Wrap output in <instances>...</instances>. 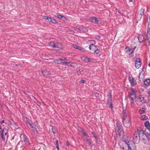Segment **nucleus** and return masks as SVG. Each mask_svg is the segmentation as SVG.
Masks as SVG:
<instances>
[{
  "mask_svg": "<svg viewBox=\"0 0 150 150\" xmlns=\"http://www.w3.org/2000/svg\"><path fill=\"white\" fill-rule=\"evenodd\" d=\"M91 133L93 135V137H95V139L97 140L98 139V137L96 136V134L94 132H92Z\"/></svg>",
  "mask_w": 150,
  "mask_h": 150,
  "instance_id": "c85d7f7f",
  "label": "nucleus"
},
{
  "mask_svg": "<svg viewBox=\"0 0 150 150\" xmlns=\"http://www.w3.org/2000/svg\"><path fill=\"white\" fill-rule=\"evenodd\" d=\"M144 71H143V70H142V71L139 73V80L140 81L141 80V79H142L144 77Z\"/></svg>",
  "mask_w": 150,
  "mask_h": 150,
  "instance_id": "a211bd4d",
  "label": "nucleus"
},
{
  "mask_svg": "<svg viewBox=\"0 0 150 150\" xmlns=\"http://www.w3.org/2000/svg\"><path fill=\"white\" fill-rule=\"evenodd\" d=\"M56 17H57L59 19H60L61 18H63L64 19H65V17L64 16H62L59 14H57V15L55 16Z\"/></svg>",
  "mask_w": 150,
  "mask_h": 150,
  "instance_id": "b1692460",
  "label": "nucleus"
},
{
  "mask_svg": "<svg viewBox=\"0 0 150 150\" xmlns=\"http://www.w3.org/2000/svg\"><path fill=\"white\" fill-rule=\"evenodd\" d=\"M50 17H49L48 16H43V18L45 19H46L48 20L49 21V19L50 18Z\"/></svg>",
  "mask_w": 150,
  "mask_h": 150,
  "instance_id": "c756f323",
  "label": "nucleus"
},
{
  "mask_svg": "<svg viewBox=\"0 0 150 150\" xmlns=\"http://www.w3.org/2000/svg\"><path fill=\"white\" fill-rule=\"evenodd\" d=\"M117 127L118 129V132L119 133H121L123 132V129L122 125L120 122H118L116 124Z\"/></svg>",
  "mask_w": 150,
  "mask_h": 150,
  "instance_id": "f8f14e48",
  "label": "nucleus"
},
{
  "mask_svg": "<svg viewBox=\"0 0 150 150\" xmlns=\"http://www.w3.org/2000/svg\"><path fill=\"white\" fill-rule=\"evenodd\" d=\"M139 134L138 133V131L135 132L134 134L133 137V141L136 144L138 143L140 140V137H139Z\"/></svg>",
  "mask_w": 150,
  "mask_h": 150,
  "instance_id": "423d86ee",
  "label": "nucleus"
},
{
  "mask_svg": "<svg viewBox=\"0 0 150 150\" xmlns=\"http://www.w3.org/2000/svg\"><path fill=\"white\" fill-rule=\"evenodd\" d=\"M141 66V61L139 59H137L135 60V67L138 69Z\"/></svg>",
  "mask_w": 150,
  "mask_h": 150,
  "instance_id": "4468645a",
  "label": "nucleus"
},
{
  "mask_svg": "<svg viewBox=\"0 0 150 150\" xmlns=\"http://www.w3.org/2000/svg\"><path fill=\"white\" fill-rule=\"evenodd\" d=\"M123 113L124 117L123 118L124 125L126 127H129L131 125V122L130 115L126 113L125 111L123 110Z\"/></svg>",
  "mask_w": 150,
  "mask_h": 150,
  "instance_id": "f03ea898",
  "label": "nucleus"
},
{
  "mask_svg": "<svg viewBox=\"0 0 150 150\" xmlns=\"http://www.w3.org/2000/svg\"><path fill=\"white\" fill-rule=\"evenodd\" d=\"M84 60L86 62H88L90 61V60L89 58L86 57L85 59Z\"/></svg>",
  "mask_w": 150,
  "mask_h": 150,
  "instance_id": "473e14b6",
  "label": "nucleus"
},
{
  "mask_svg": "<svg viewBox=\"0 0 150 150\" xmlns=\"http://www.w3.org/2000/svg\"><path fill=\"white\" fill-rule=\"evenodd\" d=\"M96 95H97L98 96V93H96L95 94Z\"/></svg>",
  "mask_w": 150,
  "mask_h": 150,
  "instance_id": "6e6d98bb",
  "label": "nucleus"
},
{
  "mask_svg": "<svg viewBox=\"0 0 150 150\" xmlns=\"http://www.w3.org/2000/svg\"><path fill=\"white\" fill-rule=\"evenodd\" d=\"M56 145H57L56 147L57 148V149H59V144H58V140H57L56 142Z\"/></svg>",
  "mask_w": 150,
  "mask_h": 150,
  "instance_id": "72a5a7b5",
  "label": "nucleus"
},
{
  "mask_svg": "<svg viewBox=\"0 0 150 150\" xmlns=\"http://www.w3.org/2000/svg\"><path fill=\"white\" fill-rule=\"evenodd\" d=\"M28 124H29V125L30 126L31 128H33V126L32 124L31 123H29Z\"/></svg>",
  "mask_w": 150,
  "mask_h": 150,
  "instance_id": "ea45409f",
  "label": "nucleus"
},
{
  "mask_svg": "<svg viewBox=\"0 0 150 150\" xmlns=\"http://www.w3.org/2000/svg\"><path fill=\"white\" fill-rule=\"evenodd\" d=\"M90 43L91 44L90 45H94L95 44V42L93 40H91L90 41Z\"/></svg>",
  "mask_w": 150,
  "mask_h": 150,
  "instance_id": "2f4dec72",
  "label": "nucleus"
},
{
  "mask_svg": "<svg viewBox=\"0 0 150 150\" xmlns=\"http://www.w3.org/2000/svg\"><path fill=\"white\" fill-rule=\"evenodd\" d=\"M147 38L146 39H144V36L141 34H140L138 35V38L139 42L140 43L142 42H145L147 40L148 42L146 43V45L147 46L150 45V42L149 40V39L150 38V26L148 24V29L147 31L146 34H145Z\"/></svg>",
  "mask_w": 150,
  "mask_h": 150,
  "instance_id": "f257e3e1",
  "label": "nucleus"
},
{
  "mask_svg": "<svg viewBox=\"0 0 150 150\" xmlns=\"http://www.w3.org/2000/svg\"><path fill=\"white\" fill-rule=\"evenodd\" d=\"M139 98L140 102H142L143 101H144V98L143 97H142V96H140L139 97Z\"/></svg>",
  "mask_w": 150,
  "mask_h": 150,
  "instance_id": "cd10ccee",
  "label": "nucleus"
},
{
  "mask_svg": "<svg viewBox=\"0 0 150 150\" xmlns=\"http://www.w3.org/2000/svg\"><path fill=\"white\" fill-rule=\"evenodd\" d=\"M144 84L146 86L150 85V79H147L145 80L144 81Z\"/></svg>",
  "mask_w": 150,
  "mask_h": 150,
  "instance_id": "412c9836",
  "label": "nucleus"
},
{
  "mask_svg": "<svg viewBox=\"0 0 150 150\" xmlns=\"http://www.w3.org/2000/svg\"><path fill=\"white\" fill-rule=\"evenodd\" d=\"M20 137L25 142V144L26 145L29 144L30 143L28 138L27 137L25 134H21Z\"/></svg>",
  "mask_w": 150,
  "mask_h": 150,
  "instance_id": "1a4fd4ad",
  "label": "nucleus"
},
{
  "mask_svg": "<svg viewBox=\"0 0 150 150\" xmlns=\"http://www.w3.org/2000/svg\"><path fill=\"white\" fill-rule=\"evenodd\" d=\"M64 59H65V60H66V59L65 58H64Z\"/></svg>",
  "mask_w": 150,
  "mask_h": 150,
  "instance_id": "052dcab7",
  "label": "nucleus"
},
{
  "mask_svg": "<svg viewBox=\"0 0 150 150\" xmlns=\"http://www.w3.org/2000/svg\"><path fill=\"white\" fill-rule=\"evenodd\" d=\"M136 90L134 89H131V92L129 94V97L130 99H135L136 98Z\"/></svg>",
  "mask_w": 150,
  "mask_h": 150,
  "instance_id": "6e6552de",
  "label": "nucleus"
},
{
  "mask_svg": "<svg viewBox=\"0 0 150 150\" xmlns=\"http://www.w3.org/2000/svg\"><path fill=\"white\" fill-rule=\"evenodd\" d=\"M145 11L144 9L141 8L136 13V18L137 21H139L142 18V16L143 15Z\"/></svg>",
  "mask_w": 150,
  "mask_h": 150,
  "instance_id": "39448f33",
  "label": "nucleus"
},
{
  "mask_svg": "<svg viewBox=\"0 0 150 150\" xmlns=\"http://www.w3.org/2000/svg\"><path fill=\"white\" fill-rule=\"evenodd\" d=\"M86 140H87L88 143L91 146H92V143L91 142L88 136H87V137L86 138Z\"/></svg>",
  "mask_w": 150,
  "mask_h": 150,
  "instance_id": "a878e982",
  "label": "nucleus"
},
{
  "mask_svg": "<svg viewBox=\"0 0 150 150\" xmlns=\"http://www.w3.org/2000/svg\"><path fill=\"white\" fill-rule=\"evenodd\" d=\"M10 123L14 128L15 129H17L18 127L16 124L13 120H11L10 122Z\"/></svg>",
  "mask_w": 150,
  "mask_h": 150,
  "instance_id": "f3484780",
  "label": "nucleus"
},
{
  "mask_svg": "<svg viewBox=\"0 0 150 150\" xmlns=\"http://www.w3.org/2000/svg\"><path fill=\"white\" fill-rule=\"evenodd\" d=\"M90 21L92 22L96 23H99V21L97 18L95 17H92L90 18Z\"/></svg>",
  "mask_w": 150,
  "mask_h": 150,
  "instance_id": "dca6fc26",
  "label": "nucleus"
},
{
  "mask_svg": "<svg viewBox=\"0 0 150 150\" xmlns=\"http://www.w3.org/2000/svg\"><path fill=\"white\" fill-rule=\"evenodd\" d=\"M83 134L84 135H85V136H87V134H86V133L85 132H83Z\"/></svg>",
  "mask_w": 150,
  "mask_h": 150,
  "instance_id": "603ef678",
  "label": "nucleus"
},
{
  "mask_svg": "<svg viewBox=\"0 0 150 150\" xmlns=\"http://www.w3.org/2000/svg\"><path fill=\"white\" fill-rule=\"evenodd\" d=\"M149 66L150 67V62L149 64Z\"/></svg>",
  "mask_w": 150,
  "mask_h": 150,
  "instance_id": "13d9d810",
  "label": "nucleus"
},
{
  "mask_svg": "<svg viewBox=\"0 0 150 150\" xmlns=\"http://www.w3.org/2000/svg\"><path fill=\"white\" fill-rule=\"evenodd\" d=\"M73 46L74 48L76 49H78L80 50H82V48L81 47L75 45H73Z\"/></svg>",
  "mask_w": 150,
  "mask_h": 150,
  "instance_id": "bb28decb",
  "label": "nucleus"
},
{
  "mask_svg": "<svg viewBox=\"0 0 150 150\" xmlns=\"http://www.w3.org/2000/svg\"><path fill=\"white\" fill-rule=\"evenodd\" d=\"M78 29L81 31L83 32L87 31V29L83 27H79Z\"/></svg>",
  "mask_w": 150,
  "mask_h": 150,
  "instance_id": "aec40b11",
  "label": "nucleus"
},
{
  "mask_svg": "<svg viewBox=\"0 0 150 150\" xmlns=\"http://www.w3.org/2000/svg\"><path fill=\"white\" fill-rule=\"evenodd\" d=\"M138 133L139 134V136L140 137V139L142 140H145L146 139H148L147 136L149 134L147 135L145 133H144L143 130L142 129L137 130Z\"/></svg>",
  "mask_w": 150,
  "mask_h": 150,
  "instance_id": "20e7f679",
  "label": "nucleus"
},
{
  "mask_svg": "<svg viewBox=\"0 0 150 150\" xmlns=\"http://www.w3.org/2000/svg\"><path fill=\"white\" fill-rule=\"evenodd\" d=\"M66 145H67L68 146H69V143L68 142H66Z\"/></svg>",
  "mask_w": 150,
  "mask_h": 150,
  "instance_id": "49530a36",
  "label": "nucleus"
},
{
  "mask_svg": "<svg viewBox=\"0 0 150 150\" xmlns=\"http://www.w3.org/2000/svg\"><path fill=\"white\" fill-rule=\"evenodd\" d=\"M122 148L123 150H130V149H129L128 147L127 149H126V148H125L123 147Z\"/></svg>",
  "mask_w": 150,
  "mask_h": 150,
  "instance_id": "a19ab883",
  "label": "nucleus"
},
{
  "mask_svg": "<svg viewBox=\"0 0 150 150\" xmlns=\"http://www.w3.org/2000/svg\"><path fill=\"white\" fill-rule=\"evenodd\" d=\"M124 142L127 144V147L129 148L130 150H132V149L134 148L135 143H136L133 141H128L127 140L124 141Z\"/></svg>",
  "mask_w": 150,
  "mask_h": 150,
  "instance_id": "7ed1b4c3",
  "label": "nucleus"
},
{
  "mask_svg": "<svg viewBox=\"0 0 150 150\" xmlns=\"http://www.w3.org/2000/svg\"><path fill=\"white\" fill-rule=\"evenodd\" d=\"M148 42V41L147 40H146L145 42H144V43L146 45V43H147Z\"/></svg>",
  "mask_w": 150,
  "mask_h": 150,
  "instance_id": "5fc2aeb1",
  "label": "nucleus"
},
{
  "mask_svg": "<svg viewBox=\"0 0 150 150\" xmlns=\"http://www.w3.org/2000/svg\"><path fill=\"white\" fill-rule=\"evenodd\" d=\"M132 0H129V2H132Z\"/></svg>",
  "mask_w": 150,
  "mask_h": 150,
  "instance_id": "4d7b16f0",
  "label": "nucleus"
},
{
  "mask_svg": "<svg viewBox=\"0 0 150 150\" xmlns=\"http://www.w3.org/2000/svg\"><path fill=\"white\" fill-rule=\"evenodd\" d=\"M118 13H119L120 14V15H121V16H123V14L122 13H120V11H118Z\"/></svg>",
  "mask_w": 150,
  "mask_h": 150,
  "instance_id": "de8ad7c7",
  "label": "nucleus"
},
{
  "mask_svg": "<svg viewBox=\"0 0 150 150\" xmlns=\"http://www.w3.org/2000/svg\"><path fill=\"white\" fill-rule=\"evenodd\" d=\"M7 131L6 129H4L2 130V132L1 135L2 140L4 141L5 140V136L7 135Z\"/></svg>",
  "mask_w": 150,
  "mask_h": 150,
  "instance_id": "ddd939ff",
  "label": "nucleus"
},
{
  "mask_svg": "<svg viewBox=\"0 0 150 150\" xmlns=\"http://www.w3.org/2000/svg\"><path fill=\"white\" fill-rule=\"evenodd\" d=\"M95 38L97 40H99L100 39V37L98 35H96L95 36Z\"/></svg>",
  "mask_w": 150,
  "mask_h": 150,
  "instance_id": "e433bc0d",
  "label": "nucleus"
},
{
  "mask_svg": "<svg viewBox=\"0 0 150 150\" xmlns=\"http://www.w3.org/2000/svg\"><path fill=\"white\" fill-rule=\"evenodd\" d=\"M129 79L131 86H133L137 84V82L136 81H135L132 75L129 76Z\"/></svg>",
  "mask_w": 150,
  "mask_h": 150,
  "instance_id": "9b49d317",
  "label": "nucleus"
},
{
  "mask_svg": "<svg viewBox=\"0 0 150 150\" xmlns=\"http://www.w3.org/2000/svg\"><path fill=\"white\" fill-rule=\"evenodd\" d=\"M136 48V47H134V48H132V49L133 50V51Z\"/></svg>",
  "mask_w": 150,
  "mask_h": 150,
  "instance_id": "864d4df0",
  "label": "nucleus"
},
{
  "mask_svg": "<svg viewBox=\"0 0 150 150\" xmlns=\"http://www.w3.org/2000/svg\"><path fill=\"white\" fill-rule=\"evenodd\" d=\"M62 63V64H69V62H61Z\"/></svg>",
  "mask_w": 150,
  "mask_h": 150,
  "instance_id": "58836bf2",
  "label": "nucleus"
},
{
  "mask_svg": "<svg viewBox=\"0 0 150 150\" xmlns=\"http://www.w3.org/2000/svg\"><path fill=\"white\" fill-rule=\"evenodd\" d=\"M0 129H1V126H0Z\"/></svg>",
  "mask_w": 150,
  "mask_h": 150,
  "instance_id": "bf43d9fd",
  "label": "nucleus"
},
{
  "mask_svg": "<svg viewBox=\"0 0 150 150\" xmlns=\"http://www.w3.org/2000/svg\"><path fill=\"white\" fill-rule=\"evenodd\" d=\"M147 93L148 94V96L150 97V89H147Z\"/></svg>",
  "mask_w": 150,
  "mask_h": 150,
  "instance_id": "f704fd0d",
  "label": "nucleus"
},
{
  "mask_svg": "<svg viewBox=\"0 0 150 150\" xmlns=\"http://www.w3.org/2000/svg\"><path fill=\"white\" fill-rule=\"evenodd\" d=\"M97 47L93 45H90L89 49L93 52H94L96 49Z\"/></svg>",
  "mask_w": 150,
  "mask_h": 150,
  "instance_id": "6ab92c4d",
  "label": "nucleus"
},
{
  "mask_svg": "<svg viewBox=\"0 0 150 150\" xmlns=\"http://www.w3.org/2000/svg\"><path fill=\"white\" fill-rule=\"evenodd\" d=\"M4 120H2L1 122V124H2V123H4Z\"/></svg>",
  "mask_w": 150,
  "mask_h": 150,
  "instance_id": "09e8293b",
  "label": "nucleus"
},
{
  "mask_svg": "<svg viewBox=\"0 0 150 150\" xmlns=\"http://www.w3.org/2000/svg\"><path fill=\"white\" fill-rule=\"evenodd\" d=\"M85 81V80H81L80 82L81 83H84Z\"/></svg>",
  "mask_w": 150,
  "mask_h": 150,
  "instance_id": "c03bdc74",
  "label": "nucleus"
},
{
  "mask_svg": "<svg viewBox=\"0 0 150 150\" xmlns=\"http://www.w3.org/2000/svg\"><path fill=\"white\" fill-rule=\"evenodd\" d=\"M148 117L145 115H143L141 116L140 119L141 120H145L147 119Z\"/></svg>",
  "mask_w": 150,
  "mask_h": 150,
  "instance_id": "393cba45",
  "label": "nucleus"
},
{
  "mask_svg": "<svg viewBox=\"0 0 150 150\" xmlns=\"http://www.w3.org/2000/svg\"><path fill=\"white\" fill-rule=\"evenodd\" d=\"M24 120L27 123H30L29 122V121L28 120V119H27V117H25L24 118Z\"/></svg>",
  "mask_w": 150,
  "mask_h": 150,
  "instance_id": "c9c22d12",
  "label": "nucleus"
},
{
  "mask_svg": "<svg viewBox=\"0 0 150 150\" xmlns=\"http://www.w3.org/2000/svg\"><path fill=\"white\" fill-rule=\"evenodd\" d=\"M144 125L147 128H149L150 127V123L148 121H146L145 122Z\"/></svg>",
  "mask_w": 150,
  "mask_h": 150,
  "instance_id": "4be33fe9",
  "label": "nucleus"
},
{
  "mask_svg": "<svg viewBox=\"0 0 150 150\" xmlns=\"http://www.w3.org/2000/svg\"><path fill=\"white\" fill-rule=\"evenodd\" d=\"M58 150H59V149L58 150Z\"/></svg>",
  "mask_w": 150,
  "mask_h": 150,
  "instance_id": "e2e57ef3",
  "label": "nucleus"
},
{
  "mask_svg": "<svg viewBox=\"0 0 150 150\" xmlns=\"http://www.w3.org/2000/svg\"><path fill=\"white\" fill-rule=\"evenodd\" d=\"M36 101L38 103V105H40V102H39L37 100H36Z\"/></svg>",
  "mask_w": 150,
  "mask_h": 150,
  "instance_id": "a18cd8bd",
  "label": "nucleus"
},
{
  "mask_svg": "<svg viewBox=\"0 0 150 150\" xmlns=\"http://www.w3.org/2000/svg\"><path fill=\"white\" fill-rule=\"evenodd\" d=\"M144 112V110H140L139 111V113L140 114H142Z\"/></svg>",
  "mask_w": 150,
  "mask_h": 150,
  "instance_id": "4c0bfd02",
  "label": "nucleus"
},
{
  "mask_svg": "<svg viewBox=\"0 0 150 150\" xmlns=\"http://www.w3.org/2000/svg\"><path fill=\"white\" fill-rule=\"evenodd\" d=\"M147 106L148 108L150 107V103H147Z\"/></svg>",
  "mask_w": 150,
  "mask_h": 150,
  "instance_id": "37998d69",
  "label": "nucleus"
},
{
  "mask_svg": "<svg viewBox=\"0 0 150 150\" xmlns=\"http://www.w3.org/2000/svg\"><path fill=\"white\" fill-rule=\"evenodd\" d=\"M49 19H49V21L52 23H57V21L55 19L52 18L50 17Z\"/></svg>",
  "mask_w": 150,
  "mask_h": 150,
  "instance_id": "5701e85b",
  "label": "nucleus"
},
{
  "mask_svg": "<svg viewBox=\"0 0 150 150\" xmlns=\"http://www.w3.org/2000/svg\"><path fill=\"white\" fill-rule=\"evenodd\" d=\"M99 52L100 51H99V50L97 47L96 49L95 50V51H94V52L96 54H98L99 53Z\"/></svg>",
  "mask_w": 150,
  "mask_h": 150,
  "instance_id": "7c9ffc66",
  "label": "nucleus"
},
{
  "mask_svg": "<svg viewBox=\"0 0 150 150\" xmlns=\"http://www.w3.org/2000/svg\"><path fill=\"white\" fill-rule=\"evenodd\" d=\"M133 100L134 99H130V102L131 103H133Z\"/></svg>",
  "mask_w": 150,
  "mask_h": 150,
  "instance_id": "79ce46f5",
  "label": "nucleus"
},
{
  "mask_svg": "<svg viewBox=\"0 0 150 150\" xmlns=\"http://www.w3.org/2000/svg\"><path fill=\"white\" fill-rule=\"evenodd\" d=\"M2 132V130L1 129H0V134L1 135Z\"/></svg>",
  "mask_w": 150,
  "mask_h": 150,
  "instance_id": "8fccbe9b",
  "label": "nucleus"
},
{
  "mask_svg": "<svg viewBox=\"0 0 150 150\" xmlns=\"http://www.w3.org/2000/svg\"><path fill=\"white\" fill-rule=\"evenodd\" d=\"M42 73L43 74H45V71H42Z\"/></svg>",
  "mask_w": 150,
  "mask_h": 150,
  "instance_id": "3c124183",
  "label": "nucleus"
},
{
  "mask_svg": "<svg viewBox=\"0 0 150 150\" xmlns=\"http://www.w3.org/2000/svg\"><path fill=\"white\" fill-rule=\"evenodd\" d=\"M108 103L110 105V107H111V109H112V97L110 93H109L107 95Z\"/></svg>",
  "mask_w": 150,
  "mask_h": 150,
  "instance_id": "9d476101",
  "label": "nucleus"
},
{
  "mask_svg": "<svg viewBox=\"0 0 150 150\" xmlns=\"http://www.w3.org/2000/svg\"><path fill=\"white\" fill-rule=\"evenodd\" d=\"M60 44L57 41L51 42L50 43V46L53 48H59V45Z\"/></svg>",
  "mask_w": 150,
  "mask_h": 150,
  "instance_id": "0eeeda50",
  "label": "nucleus"
},
{
  "mask_svg": "<svg viewBox=\"0 0 150 150\" xmlns=\"http://www.w3.org/2000/svg\"><path fill=\"white\" fill-rule=\"evenodd\" d=\"M97 95H96V96H97Z\"/></svg>",
  "mask_w": 150,
  "mask_h": 150,
  "instance_id": "680f3d73",
  "label": "nucleus"
},
{
  "mask_svg": "<svg viewBox=\"0 0 150 150\" xmlns=\"http://www.w3.org/2000/svg\"><path fill=\"white\" fill-rule=\"evenodd\" d=\"M125 49L127 50L126 51V52L129 54H131L133 52V50L132 49V48H130L128 46L126 47Z\"/></svg>",
  "mask_w": 150,
  "mask_h": 150,
  "instance_id": "2eb2a0df",
  "label": "nucleus"
}]
</instances>
